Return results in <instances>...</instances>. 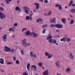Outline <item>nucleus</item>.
I'll list each match as a JSON object with an SVG mask.
<instances>
[{
    "mask_svg": "<svg viewBox=\"0 0 75 75\" xmlns=\"http://www.w3.org/2000/svg\"><path fill=\"white\" fill-rule=\"evenodd\" d=\"M51 35V34H49L48 35V37L47 38V40H49V42L50 43H53L55 44L56 45H58L59 44L57 42V40L55 39L52 40V38L53 37Z\"/></svg>",
    "mask_w": 75,
    "mask_h": 75,
    "instance_id": "nucleus-1",
    "label": "nucleus"
},
{
    "mask_svg": "<svg viewBox=\"0 0 75 75\" xmlns=\"http://www.w3.org/2000/svg\"><path fill=\"white\" fill-rule=\"evenodd\" d=\"M4 50L5 52H11V49H10V48L6 46H5V48Z\"/></svg>",
    "mask_w": 75,
    "mask_h": 75,
    "instance_id": "nucleus-2",
    "label": "nucleus"
},
{
    "mask_svg": "<svg viewBox=\"0 0 75 75\" xmlns=\"http://www.w3.org/2000/svg\"><path fill=\"white\" fill-rule=\"evenodd\" d=\"M0 18L1 19H5L6 15L2 12H0Z\"/></svg>",
    "mask_w": 75,
    "mask_h": 75,
    "instance_id": "nucleus-3",
    "label": "nucleus"
},
{
    "mask_svg": "<svg viewBox=\"0 0 75 75\" xmlns=\"http://www.w3.org/2000/svg\"><path fill=\"white\" fill-rule=\"evenodd\" d=\"M26 41L27 40H26V39L25 38H24L22 40L23 45V46H24V47H27V43L26 42Z\"/></svg>",
    "mask_w": 75,
    "mask_h": 75,
    "instance_id": "nucleus-4",
    "label": "nucleus"
},
{
    "mask_svg": "<svg viewBox=\"0 0 75 75\" xmlns=\"http://www.w3.org/2000/svg\"><path fill=\"white\" fill-rule=\"evenodd\" d=\"M12 28H10L9 29V31H12V32H14L15 31V29H16V27L14 26H12Z\"/></svg>",
    "mask_w": 75,
    "mask_h": 75,
    "instance_id": "nucleus-5",
    "label": "nucleus"
},
{
    "mask_svg": "<svg viewBox=\"0 0 75 75\" xmlns=\"http://www.w3.org/2000/svg\"><path fill=\"white\" fill-rule=\"evenodd\" d=\"M30 57H33V58H37V56L35 54H33V52H30Z\"/></svg>",
    "mask_w": 75,
    "mask_h": 75,
    "instance_id": "nucleus-6",
    "label": "nucleus"
},
{
    "mask_svg": "<svg viewBox=\"0 0 75 75\" xmlns=\"http://www.w3.org/2000/svg\"><path fill=\"white\" fill-rule=\"evenodd\" d=\"M7 37V34H5L2 37V39L3 41L4 42L6 41V39Z\"/></svg>",
    "mask_w": 75,
    "mask_h": 75,
    "instance_id": "nucleus-7",
    "label": "nucleus"
},
{
    "mask_svg": "<svg viewBox=\"0 0 75 75\" xmlns=\"http://www.w3.org/2000/svg\"><path fill=\"white\" fill-rule=\"evenodd\" d=\"M31 69L33 71H37V67L35 65H32L31 67Z\"/></svg>",
    "mask_w": 75,
    "mask_h": 75,
    "instance_id": "nucleus-8",
    "label": "nucleus"
},
{
    "mask_svg": "<svg viewBox=\"0 0 75 75\" xmlns=\"http://www.w3.org/2000/svg\"><path fill=\"white\" fill-rule=\"evenodd\" d=\"M34 4L36 6V9L38 10L39 9V7H40V4L37 3H35Z\"/></svg>",
    "mask_w": 75,
    "mask_h": 75,
    "instance_id": "nucleus-9",
    "label": "nucleus"
},
{
    "mask_svg": "<svg viewBox=\"0 0 75 75\" xmlns=\"http://www.w3.org/2000/svg\"><path fill=\"white\" fill-rule=\"evenodd\" d=\"M31 35L33 36V37H38V34L35 33L33 32H32L31 33Z\"/></svg>",
    "mask_w": 75,
    "mask_h": 75,
    "instance_id": "nucleus-10",
    "label": "nucleus"
},
{
    "mask_svg": "<svg viewBox=\"0 0 75 75\" xmlns=\"http://www.w3.org/2000/svg\"><path fill=\"white\" fill-rule=\"evenodd\" d=\"M48 74H49V73H48V70H45L43 73V75H48Z\"/></svg>",
    "mask_w": 75,
    "mask_h": 75,
    "instance_id": "nucleus-11",
    "label": "nucleus"
},
{
    "mask_svg": "<svg viewBox=\"0 0 75 75\" xmlns=\"http://www.w3.org/2000/svg\"><path fill=\"white\" fill-rule=\"evenodd\" d=\"M27 69L28 71H30V64L28 63L27 64Z\"/></svg>",
    "mask_w": 75,
    "mask_h": 75,
    "instance_id": "nucleus-12",
    "label": "nucleus"
},
{
    "mask_svg": "<svg viewBox=\"0 0 75 75\" xmlns=\"http://www.w3.org/2000/svg\"><path fill=\"white\" fill-rule=\"evenodd\" d=\"M15 10L16 11H19L20 12L21 11V10H20V8L18 6H17L15 8Z\"/></svg>",
    "mask_w": 75,
    "mask_h": 75,
    "instance_id": "nucleus-13",
    "label": "nucleus"
},
{
    "mask_svg": "<svg viewBox=\"0 0 75 75\" xmlns=\"http://www.w3.org/2000/svg\"><path fill=\"white\" fill-rule=\"evenodd\" d=\"M55 20H56V18H53L50 21V23H53L55 22Z\"/></svg>",
    "mask_w": 75,
    "mask_h": 75,
    "instance_id": "nucleus-14",
    "label": "nucleus"
},
{
    "mask_svg": "<svg viewBox=\"0 0 75 75\" xmlns=\"http://www.w3.org/2000/svg\"><path fill=\"white\" fill-rule=\"evenodd\" d=\"M61 21L64 24H65L66 23V21H67L66 20V19L65 18H63L62 19Z\"/></svg>",
    "mask_w": 75,
    "mask_h": 75,
    "instance_id": "nucleus-15",
    "label": "nucleus"
},
{
    "mask_svg": "<svg viewBox=\"0 0 75 75\" xmlns=\"http://www.w3.org/2000/svg\"><path fill=\"white\" fill-rule=\"evenodd\" d=\"M0 63L1 64H4V59L2 58H0Z\"/></svg>",
    "mask_w": 75,
    "mask_h": 75,
    "instance_id": "nucleus-16",
    "label": "nucleus"
},
{
    "mask_svg": "<svg viewBox=\"0 0 75 75\" xmlns=\"http://www.w3.org/2000/svg\"><path fill=\"white\" fill-rule=\"evenodd\" d=\"M66 72H67L68 73H69L71 71V70L70 69V68L68 67L67 68L66 70Z\"/></svg>",
    "mask_w": 75,
    "mask_h": 75,
    "instance_id": "nucleus-17",
    "label": "nucleus"
},
{
    "mask_svg": "<svg viewBox=\"0 0 75 75\" xmlns=\"http://www.w3.org/2000/svg\"><path fill=\"white\" fill-rule=\"evenodd\" d=\"M31 33H30V31H28L26 33V36H28V35H30V34L31 35Z\"/></svg>",
    "mask_w": 75,
    "mask_h": 75,
    "instance_id": "nucleus-18",
    "label": "nucleus"
},
{
    "mask_svg": "<svg viewBox=\"0 0 75 75\" xmlns=\"http://www.w3.org/2000/svg\"><path fill=\"white\" fill-rule=\"evenodd\" d=\"M42 21V19L40 18L36 20V21L37 23H39V22H40V21Z\"/></svg>",
    "mask_w": 75,
    "mask_h": 75,
    "instance_id": "nucleus-19",
    "label": "nucleus"
},
{
    "mask_svg": "<svg viewBox=\"0 0 75 75\" xmlns=\"http://www.w3.org/2000/svg\"><path fill=\"white\" fill-rule=\"evenodd\" d=\"M23 10H29V8L27 7H24L23 8Z\"/></svg>",
    "mask_w": 75,
    "mask_h": 75,
    "instance_id": "nucleus-20",
    "label": "nucleus"
},
{
    "mask_svg": "<svg viewBox=\"0 0 75 75\" xmlns=\"http://www.w3.org/2000/svg\"><path fill=\"white\" fill-rule=\"evenodd\" d=\"M74 22V20L73 19H71V22H70V24H72Z\"/></svg>",
    "mask_w": 75,
    "mask_h": 75,
    "instance_id": "nucleus-21",
    "label": "nucleus"
},
{
    "mask_svg": "<svg viewBox=\"0 0 75 75\" xmlns=\"http://www.w3.org/2000/svg\"><path fill=\"white\" fill-rule=\"evenodd\" d=\"M61 41H64V42L65 41H66V39H65V37H64L62 39H60Z\"/></svg>",
    "mask_w": 75,
    "mask_h": 75,
    "instance_id": "nucleus-22",
    "label": "nucleus"
},
{
    "mask_svg": "<svg viewBox=\"0 0 75 75\" xmlns=\"http://www.w3.org/2000/svg\"><path fill=\"white\" fill-rule=\"evenodd\" d=\"M71 11L73 13H75V9L73 8L71 9Z\"/></svg>",
    "mask_w": 75,
    "mask_h": 75,
    "instance_id": "nucleus-23",
    "label": "nucleus"
},
{
    "mask_svg": "<svg viewBox=\"0 0 75 75\" xmlns=\"http://www.w3.org/2000/svg\"><path fill=\"white\" fill-rule=\"evenodd\" d=\"M55 64H56V66L57 67H59V64H58V62H56L55 63Z\"/></svg>",
    "mask_w": 75,
    "mask_h": 75,
    "instance_id": "nucleus-24",
    "label": "nucleus"
},
{
    "mask_svg": "<svg viewBox=\"0 0 75 75\" xmlns=\"http://www.w3.org/2000/svg\"><path fill=\"white\" fill-rule=\"evenodd\" d=\"M7 64V65H12L13 64V63L12 62H8L6 63Z\"/></svg>",
    "mask_w": 75,
    "mask_h": 75,
    "instance_id": "nucleus-25",
    "label": "nucleus"
},
{
    "mask_svg": "<svg viewBox=\"0 0 75 75\" xmlns=\"http://www.w3.org/2000/svg\"><path fill=\"white\" fill-rule=\"evenodd\" d=\"M45 56H47V57H48V56H50V54H49V53H48L47 52H46L45 53Z\"/></svg>",
    "mask_w": 75,
    "mask_h": 75,
    "instance_id": "nucleus-26",
    "label": "nucleus"
},
{
    "mask_svg": "<svg viewBox=\"0 0 75 75\" xmlns=\"http://www.w3.org/2000/svg\"><path fill=\"white\" fill-rule=\"evenodd\" d=\"M70 57L71 58V59H74V56L72 55V53H70L69 54Z\"/></svg>",
    "mask_w": 75,
    "mask_h": 75,
    "instance_id": "nucleus-27",
    "label": "nucleus"
},
{
    "mask_svg": "<svg viewBox=\"0 0 75 75\" xmlns=\"http://www.w3.org/2000/svg\"><path fill=\"white\" fill-rule=\"evenodd\" d=\"M63 28V25L62 24H59V28Z\"/></svg>",
    "mask_w": 75,
    "mask_h": 75,
    "instance_id": "nucleus-28",
    "label": "nucleus"
},
{
    "mask_svg": "<svg viewBox=\"0 0 75 75\" xmlns=\"http://www.w3.org/2000/svg\"><path fill=\"white\" fill-rule=\"evenodd\" d=\"M60 5H60V4H56L55 5V7L57 8L58 7H59L60 6Z\"/></svg>",
    "mask_w": 75,
    "mask_h": 75,
    "instance_id": "nucleus-29",
    "label": "nucleus"
},
{
    "mask_svg": "<svg viewBox=\"0 0 75 75\" xmlns=\"http://www.w3.org/2000/svg\"><path fill=\"white\" fill-rule=\"evenodd\" d=\"M47 24L44 25H42V28H45V27H47Z\"/></svg>",
    "mask_w": 75,
    "mask_h": 75,
    "instance_id": "nucleus-30",
    "label": "nucleus"
},
{
    "mask_svg": "<svg viewBox=\"0 0 75 75\" xmlns=\"http://www.w3.org/2000/svg\"><path fill=\"white\" fill-rule=\"evenodd\" d=\"M55 24H52L50 25V27H55Z\"/></svg>",
    "mask_w": 75,
    "mask_h": 75,
    "instance_id": "nucleus-31",
    "label": "nucleus"
},
{
    "mask_svg": "<svg viewBox=\"0 0 75 75\" xmlns=\"http://www.w3.org/2000/svg\"><path fill=\"white\" fill-rule=\"evenodd\" d=\"M67 42H70V41H71V39L68 38H67Z\"/></svg>",
    "mask_w": 75,
    "mask_h": 75,
    "instance_id": "nucleus-32",
    "label": "nucleus"
},
{
    "mask_svg": "<svg viewBox=\"0 0 75 75\" xmlns=\"http://www.w3.org/2000/svg\"><path fill=\"white\" fill-rule=\"evenodd\" d=\"M28 11H29V10H25L24 11L26 13V14H29V12Z\"/></svg>",
    "mask_w": 75,
    "mask_h": 75,
    "instance_id": "nucleus-33",
    "label": "nucleus"
},
{
    "mask_svg": "<svg viewBox=\"0 0 75 75\" xmlns=\"http://www.w3.org/2000/svg\"><path fill=\"white\" fill-rule=\"evenodd\" d=\"M5 1L7 4H9L10 2L9 1L7 0H6Z\"/></svg>",
    "mask_w": 75,
    "mask_h": 75,
    "instance_id": "nucleus-34",
    "label": "nucleus"
},
{
    "mask_svg": "<svg viewBox=\"0 0 75 75\" xmlns=\"http://www.w3.org/2000/svg\"><path fill=\"white\" fill-rule=\"evenodd\" d=\"M56 27H57V28H59V24H57L55 25Z\"/></svg>",
    "mask_w": 75,
    "mask_h": 75,
    "instance_id": "nucleus-35",
    "label": "nucleus"
},
{
    "mask_svg": "<svg viewBox=\"0 0 75 75\" xmlns=\"http://www.w3.org/2000/svg\"><path fill=\"white\" fill-rule=\"evenodd\" d=\"M21 52L22 54V55H24V50H21Z\"/></svg>",
    "mask_w": 75,
    "mask_h": 75,
    "instance_id": "nucleus-36",
    "label": "nucleus"
},
{
    "mask_svg": "<svg viewBox=\"0 0 75 75\" xmlns=\"http://www.w3.org/2000/svg\"><path fill=\"white\" fill-rule=\"evenodd\" d=\"M38 65H39V66H42V62H39L38 64Z\"/></svg>",
    "mask_w": 75,
    "mask_h": 75,
    "instance_id": "nucleus-37",
    "label": "nucleus"
},
{
    "mask_svg": "<svg viewBox=\"0 0 75 75\" xmlns=\"http://www.w3.org/2000/svg\"><path fill=\"white\" fill-rule=\"evenodd\" d=\"M0 10L1 11H3L4 10V8H3L2 7H0Z\"/></svg>",
    "mask_w": 75,
    "mask_h": 75,
    "instance_id": "nucleus-38",
    "label": "nucleus"
},
{
    "mask_svg": "<svg viewBox=\"0 0 75 75\" xmlns=\"http://www.w3.org/2000/svg\"><path fill=\"white\" fill-rule=\"evenodd\" d=\"M23 75H28V73L27 72H24L23 73Z\"/></svg>",
    "mask_w": 75,
    "mask_h": 75,
    "instance_id": "nucleus-39",
    "label": "nucleus"
},
{
    "mask_svg": "<svg viewBox=\"0 0 75 75\" xmlns=\"http://www.w3.org/2000/svg\"><path fill=\"white\" fill-rule=\"evenodd\" d=\"M59 10H62V6H61V5L59 7Z\"/></svg>",
    "mask_w": 75,
    "mask_h": 75,
    "instance_id": "nucleus-40",
    "label": "nucleus"
},
{
    "mask_svg": "<svg viewBox=\"0 0 75 75\" xmlns=\"http://www.w3.org/2000/svg\"><path fill=\"white\" fill-rule=\"evenodd\" d=\"M26 20H30V18H29V16H27L26 18Z\"/></svg>",
    "mask_w": 75,
    "mask_h": 75,
    "instance_id": "nucleus-41",
    "label": "nucleus"
},
{
    "mask_svg": "<svg viewBox=\"0 0 75 75\" xmlns=\"http://www.w3.org/2000/svg\"><path fill=\"white\" fill-rule=\"evenodd\" d=\"M13 25H14V26H15V27H17V26L18 25V24L17 23H14Z\"/></svg>",
    "mask_w": 75,
    "mask_h": 75,
    "instance_id": "nucleus-42",
    "label": "nucleus"
},
{
    "mask_svg": "<svg viewBox=\"0 0 75 75\" xmlns=\"http://www.w3.org/2000/svg\"><path fill=\"white\" fill-rule=\"evenodd\" d=\"M60 36H59V35H55L54 36V37H55V38L57 37V38H59V37Z\"/></svg>",
    "mask_w": 75,
    "mask_h": 75,
    "instance_id": "nucleus-43",
    "label": "nucleus"
},
{
    "mask_svg": "<svg viewBox=\"0 0 75 75\" xmlns=\"http://www.w3.org/2000/svg\"><path fill=\"white\" fill-rule=\"evenodd\" d=\"M51 14V12L50 11H49L48 13L47 14V15H50Z\"/></svg>",
    "mask_w": 75,
    "mask_h": 75,
    "instance_id": "nucleus-44",
    "label": "nucleus"
},
{
    "mask_svg": "<svg viewBox=\"0 0 75 75\" xmlns=\"http://www.w3.org/2000/svg\"><path fill=\"white\" fill-rule=\"evenodd\" d=\"M19 62H19V61L18 60H16V64H19Z\"/></svg>",
    "mask_w": 75,
    "mask_h": 75,
    "instance_id": "nucleus-45",
    "label": "nucleus"
},
{
    "mask_svg": "<svg viewBox=\"0 0 75 75\" xmlns=\"http://www.w3.org/2000/svg\"><path fill=\"white\" fill-rule=\"evenodd\" d=\"M45 31H46V29H44L43 30V32H42L43 34H44V33H45Z\"/></svg>",
    "mask_w": 75,
    "mask_h": 75,
    "instance_id": "nucleus-46",
    "label": "nucleus"
},
{
    "mask_svg": "<svg viewBox=\"0 0 75 75\" xmlns=\"http://www.w3.org/2000/svg\"><path fill=\"white\" fill-rule=\"evenodd\" d=\"M13 61H16V57L14 56L13 57Z\"/></svg>",
    "mask_w": 75,
    "mask_h": 75,
    "instance_id": "nucleus-47",
    "label": "nucleus"
},
{
    "mask_svg": "<svg viewBox=\"0 0 75 75\" xmlns=\"http://www.w3.org/2000/svg\"><path fill=\"white\" fill-rule=\"evenodd\" d=\"M44 2L45 3H48L47 0H45Z\"/></svg>",
    "mask_w": 75,
    "mask_h": 75,
    "instance_id": "nucleus-48",
    "label": "nucleus"
},
{
    "mask_svg": "<svg viewBox=\"0 0 75 75\" xmlns=\"http://www.w3.org/2000/svg\"><path fill=\"white\" fill-rule=\"evenodd\" d=\"M30 45H31V43H29L28 44L27 43V44L26 45V47L27 46H30Z\"/></svg>",
    "mask_w": 75,
    "mask_h": 75,
    "instance_id": "nucleus-49",
    "label": "nucleus"
},
{
    "mask_svg": "<svg viewBox=\"0 0 75 75\" xmlns=\"http://www.w3.org/2000/svg\"><path fill=\"white\" fill-rule=\"evenodd\" d=\"M14 51V50L13 49H12L11 50V52H13Z\"/></svg>",
    "mask_w": 75,
    "mask_h": 75,
    "instance_id": "nucleus-50",
    "label": "nucleus"
},
{
    "mask_svg": "<svg viewBox=\"0 0 75 75\" xmlns=\"http://www.w3.org/2000/svg\"><path fill=\"white\" fill-rule=\"evenodd\" d=\"M52 57V56H51L50 55H49V56H48V59H50Z\"/></svg>",
    "mask_w": 75,
    "mask_h": 75,
    "instance_id": "nucleus-51",
    "label": "nucleus"
},
{
    "mask_svg": "<svg viewBox=\"0 0 75 75\" xmlns=\"http://www.w3.org/2000/svg\"><path fill=\"white\" fill-rule=\"evenodd\" d=\"M26 29L25 28H23L22 30V31L23 32L24 30H26Z\"/></svg>",
    "mask_w": 75,
    "mask_h": 75,
    "instance_id": "nucleus-52",
    "label": "nucleus"
},
{
    "mask_svg": "<svg viewBox=\"0 0 75 75\" xmlns=\"http://www.w3.org/2000/svg\"><path fill=\"white\" fill-rule=\"evenodd\" d=\"M72 6V4H69L68 5V6L69 7H71V6Z\"/></svg>",
    "mask_w": 75,
    "mask_h": 75,
    "instance_id": "nucleus-53",
    "label": "nucleus"
},
{
    "mask_svg": "<svg viewBox=\"0 0 75 75\" xmlns=\"http://www.w3.org/2000/svg\"><path fill=\"white\" fill-rule=\"evenodd\" d=\"M73 3V1H71L70 2V4H72V3Z\"/></svg>",
    "mask_w": 75,
    "mask_h": 75,
    "instance_id": "nucleus-54",
    "label": "nucleus"
},
{
    "mask_svg": "<svg viewBox=\"0 0 75 75\" xmlns=\"http://www.w3.org/2000/svg\"><path fill=\"white\" fill-rule=\"evenodd\" d=\"M71 6H73V7H74V6H75V4H71Z\"/></svg>",
    "mask_w": 75,
    "mask_h": 75,
    "instance_id": "nucleus-55",
    "label": "nucleus"
},
{
    "mask_svg": "<svg viewBox=\"0 0 75 75\" xmlns=\"http://www.w3.org/2000/svg\"><path fill=\"white\" fill-rule=\"evenodd\" d=\"M29 18H30V20H32V18H31V16L30 15L29 16Z\"/></svg>",
    "mask_w": 75,
    "mask_h": 75,
    "instance_id": "nucleus-56",
    "label": "nucleus"
},
{
    "mask_svg": "<svg viewBox=\"0 0 75 75\" xmlns=\"http://www.w3.org/2000/svg\"><path fill=\"white\" fill-rule=\"evenodd\" d=\"M11 37L12 38H14V35H12Z\"/></svg>",
    "mask_w": 75,
    "mask_h": 75,
    "instance_id": "nucleus-57",
    "label": "nucleus"
},
{
    "mask_svg": "<svg viewBox=\"0 0 75 75\" xmlns=\"http://www.w3.org/2000/svg\"><path fill=\"white\" fill-rule=\"evenodd\" d=\"M40 1H41L42 3L44 1V0H39Z\"/></svg>",
    "mask_w": 75,
    "mask_h": 75,
    "instance_id": "nucleus-58",
    "label": "nucleus"
},
{
    "mask_svg": "<svg viewBox=\"0 0 75 75\" xmlns=\"http://www.w3.org/2000/svg\"><path fill=\"white\" fill-rule=\"evenodd\" d=\"M56 32L57 33H58V32H59V30H57L56 31Z\"/></svg>",
    "mask_w": 75,
    "mask_h": 75,
    "instance_id": "nucleus-59",
    "label": "nucleus"
},
{
    "mask_svg": "<svg viewBox=\"0 0 75 75\" xmlns=\"http://www.w3.org/2000/svg\"><path fill=\"white\" fill-rule=\"evenodd\" d=\"M57 75H61V74L59 73H58L57 74Z\"/></svg>",
    "mask_w": 75,
    "mask_h": 75,
    "instance_id": "nucleus-60",
    "label": "nucleus"
},
{
    "mask_svg": "<svg viewBox=\"0 0 75 75\" xmlns=\"http://www.w3.org/2000/svg\"><path fill=\"white\" fill-rule=\"evenodd\" d=\"M2 72H4V70H1Z\"/></svg>",
    "mask_w": 75,
    "mask_h": 75,
    "instance_id": "nucleus-61",
    "label": "nucleus"
},
{
    "mask_svg": "<svg viewBox=\"0 0 75 75\" xmlns=\"http://www.w3.org/2000/svg\"><path fill=\"white\" fill-rule=\"evenodd\" d=\"M17 3H20V1H17Z\"/></svg>",
    "mask_w": 75,
    "mask_h": 75,
    "instance_id": "nucleus-62",
    "label": "nucleus"
},
{
    "mask_svg": "<svg viewBox=\"0 0 75 75\" xmlns=\"http://www.w3.org/2000/svg\"><path fill=\"white\" fill-rule=\"evenodd\" d=\"M33 13H30V16H31L33 15Z\"/></svg>",
    "mask_w": 75,
    "mask_h": 75,
    "instance_id": "nucleus-63",
    "label": "nucleus"
},
{
    "mask_svg": "<svg viewBox=\"0 0 75 75\" xmlns=\"http://www.w3.org/2000/svg\"><path fill=\"white\" fill-rule=\"evenodd\" d=\"M67 8H68V7L67 6H65V9H67Z\"/></svg>",
    "mask_w": 75,
    "mask_h": 75,
    "instance_id": "nucleus-64",
    "label": "nucleus"
}]
</instances>
